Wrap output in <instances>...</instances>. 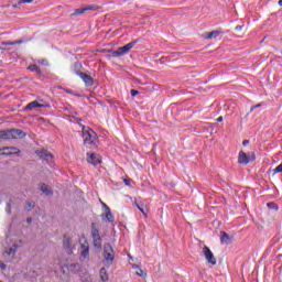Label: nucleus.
Returning a JSON list of instances; mask_svg holds the SVG:
<instances>
[{
  "label": "nucleus",
  "instance_id": "f257e3e1",
  "mask_svg": "<svg viewBox=\"0 0 282 282\" xmlns=\"http://www.w3.org/2000/svg\"><path fill=\"white\" fill-rule=\"evenodd\" d=\"M26 133L21 129L0 130V140H21Z\"/></svg>",
  "mask_w": 282,
  "mask_h": 282
},
{
  "label": "nucleus",
  "instance_id": "f03ea898",
  "mask_svg": "<svg viewBox=\"0 0 282 282\" xmlns=\"http://www.w3.org/2000/svg\"><path fill=\"white\" fill-rule=\"evenodd\" d=\"M83 139L85 147H89L90 149L98 144V134L90 128L83 127Z\"/></svg>",
  "mask_w": 282,
  "mask_h": 282
},
{
  "label": "nucleus",
  "instance_id": "7ed1b4c3",
  "mask_svg": "<svg viewBox=\"0 0 282 282\" xmlns=\"http://www.w3.org/2000/svg\"><path fill=\"white\" fill-rule=\"evenodd\" d=\"M257 160V155L254 152L246 153L243 151H240L238 154V164H242V166H247V164H250V162H254Z\"/></svg>",
  "mask_w": 282,
  "mask_h": 282
},
{
  "label": "nucleus",
  "instance_id": "20e7f679",
  "mask_svg": "<svg viewBox=\"0 0 282 282\" xmlns=\"http://www.w3.org/2000/svg\"><path fill=\"white\" fill-rule=\"evenodd\" d=\"M138 43V40H134L124 46L119 47L117 51H113L112 56H124V54H129L133 47H135V44Z\"/></svg>",
  "mask_w": 282,
  "mask_h": 282
},
{
  "label": "nucleus",
  "instance_id": "39448f33",
  "mask_svg": "<svg viewBox=\"0 0 282 282\" xmlns=\"http://www.w3.org/2000/svg\"><path fill=\"white\" fill-rule=\"evenodd\" d=\"M104 259H106L108 263H113V259H116L113 247L109 243L104 245Z\"/></svg>",
  "mask_w": 282,
  "mask_h": 282
},
{
  "label": "nucleus",
  "instance_id": "423d86ee",
  "mask_svg": "<svg viewBox=\"0 0 282 282\" xmlns=\"http://www.w3.org/2000/svg\"><path fill=\"white\" fill-rule=\"evenodd\" d=\"M202 253L204 254L207 263H209L210 265H217V258H215V254L213 253L210 248H208L207 246L203 247Z\"/></svg>",
  "mask_w": 282,
  "mask_h": 282
},
{
  "label": "nucleus",
  "instance_id": "0eeeda50",
  "mask_svg": "<svg viewBox=\"0 0 282 282\" xmlns=\"http://www.w3.org/2000/svg\"><path fill=\"white\" fill-rule=\"evenodd\" d=\"M99 7L97 4H89L84 8L75 9L74 13H72V17H78V14H85V12H96Z\"/></svg>",
  "mask_w": 282,
  "mask_h": 282
},
{
  "label": "nucleus",
  "instance_id": "6e6552de",
  "mask_svg": "<svg viewBox=\"0 0 282 282\" xmlns=\"http://www.w3.org/2000/svg\"><path fill=\"white\" fill-rule=\"evenodd\" d=\"M35 153L41 160H45V162H47L48 164L54 162V155L52 154V152L45 149L35 151Z\"/></svg>",
  "mask_w": 282,
  "mask_h": 282
},
{
  "label": "nucleus",
  "instance_id": "1a4fd4ad",
  "mask_svg": "<svg viewBox=\"0 0 282 282\" xmlns=\"http://www.w3.org/2000/svg\"><path fill=\"white\" fill-rule=\"evenodd\" d=\"M63 248L67 252V254H73L74 246L72 245V238H69V236L67 235H65L63 238Z\"/></svg>",
  "mask_w": 282,
  "mask_h": 282
},
{
  "label": "nucleus",
  "instance_id": "9d476101",
  "mask_svg": "<svg viewBox=\"0 0 282 282\" xmlns=\"http://www.w3.org/2000/svg\"><path fill=\"white\" fill-rule=\"evenodd\" d=\"M21 153V150L14 147H6L0 149V155H19Z\"/></svg>",
  "mask_w": 282,
  "mask_h": 282
},
{
  "label": "nucleus",
  "instance_id": "9b49d317",
  "mask_svg": "<svg viewBox=\"0 0 282 282\" xmlns=\"http://www.w3.org/2000/svg\"><path fill=\"white\" fill-rule=\"evenodd\" d=\"M80 248H82L80 259L85 260L87 259V257H89V242L87 241V239H84V241L80 242Z\"/></svg>",
  "mask_w": 282,
  "mask_h": 282
},
{
  "label": "nucleus",
  "instance_id": "f8f14e48",
  "mask_svg": "<svg viewBox=\"0 0 282 282\" xmlns=\"http://www.w3.org/2000/svg\"><path fill=\"white\" fill-rule=\"evenodd\" d=\"M36 107H39L40 109H45V108H48L50 105L48 104H40L39 101L34 100L32 102H30L25 109L26 110H32V109H36Z\"/></svg>",
  "mask_w": 282,
  "mask_h": 282
},
{
  "label": "nucleus",
  "instance_id": "ddd939ff",
  "mask_svg": "<svg viewBox=\"0 0 282 282\" xmlns=\"http://www.w3.org/2000/svg\"><path fill=\"white\" fill-rule=\"evenodd\" d=\"M220 243L230 246V243H232V237H230L226 231H220Z\"/></svg>",
  "mask_w": 282,
  "mask_h": 282
},
{
  "label": "nucleus",
  "instance_id": "4468645a",
  "mask_svg": "<svg viewBox=\"0 0 282 282\" xmlns=\"http://www.w3.org/2000/svg\"><path fill=\"white\" fill-rule=\"evenodd\" d=\"M82 80H84L86 87H91L94 85V77H91V75L88 74H83L80 76Z\"/></svg>",
  "mask_w": 282,
  "mask_h": 282
},
{
  "label": "nucleus",
  "instance_id": "2eb2a0df",
  "mask_svg": "<svg viewBox=\"0 0 282 282\" xmlns=\"http://www.w3.org/2000/svg\"><path fill=\"white\" fill-rule=\"evenodd\" d=\"M87 162L93 164V166H98V164H100V156L93 153L88 156Z\"/></svg>",
  "mask_w": 282,
  "mask_h": 282
},
{
  "label": "nucleus",
  "instance_id": "dca6fc26",
  "mask_svg": "<svg viewBox=\"0 0 282 282\" xmlns=\"http://www.w3.org/2000/svg\"><path fill=\"white\" fill-rule=\"evenodd\" d=\"M135 204V206H137V208L140 210V213H142V215H143V217H148V208H147V205H144V203H138V202H135L134 203Z\"/></svg>",
  "mask_w": 282,
  "mask_h": 282
},
{
  "label": "nucleus",
  "instance_id": "f3484780",
  "mask_svg": "<svg viewBox=\"0 0 282 282\" xmlns=\"http://www.w3.org/2000/svg\"><path fill=\"white\" fill-rule=\"evenodd\" d=\"M19 250V246L13 245L10 249L4 250L2 253L3 256L8 254V257H14L17 254V251Z\"/></svg>",
  "mask_w": 282,
  "mask_h": 282
},
{
  "label": "nucleus",
  "instance_id": "a211bd4d",
  "mask_svg": "<svg viewBox=\"0 0 282 282\" xmlns=\"http://www.w3.org/2000/svg\"><path fill=\"white\" fill-rule=\"evenodd\" d=\"M74 74H76V76H79V78L85 74L83 73V65L80 63L74 64Z\"/></svg>",
  "mask_w": 282,
  "mask_h": 282
},
{
  "label": "nucleus",
  "instance_id": "6ab92c4d",
  "mask_svg": "<svg viewBox=\"0 0 282 282\" xmlns=\"http://www.w3.org/2000/svg\"><path fill=\"white\" fill-rule=\"evenodd\" d=\"M93 243H94L95 248H98V250H100V248H102V238L100 237V235L93 237Z\"/></svg>",
  "mask_w": 282,
  "mask_h": 282
},
{
  "label": "nucleus",
  "instance_id": "aec40b11",
  "mask_svg": "<svg viewBox=\"0 0 282 282\" xmlns=\"http://www.w3.org/2000/svg\"><path fill=\"white\" fill-rule=\"evenodd\" d=\"M66 268L69 270V272H80V264L78 262L70 263Z\"/></svg>",
  "mask_w": 282,
  "mask_h": 282
},
{
  "label": "nucleus",
  "instance_id": "412c9836",
  "mask_svg": "<svg viewBox=\"0 0 282 282\" xmlns=\"http://www.w3.org/2000/svg\"><path fill=\"white\" fill-rule=\"evenodd\" d=\"M99 276H100L102 282L109 281V274L107 273V269L101 268L100 271H99Z\"/></svg>",
  "mask_w": 282,
  "mask_h": 282
},
{
  "label": "nucleus",
  "instance_id": "4be33fe9",
  "mask_svg": "<svg viewBox=\"0 0 282 282\" xmlns=\"http://www.w3.org/2000/svg\"><path fill=\"white\" fill-rule=\"evenodd\" d=\"M28 69L30 72H35V74H39L41 76V74H43V72L41 70V67H37L36 64H32L28 67Z\"/></svg>",
  "mask_w": 282,
  "mask_h": 282
},
{
  "label": "nucleus",
  "instance_id": "5701e85b",
  "mask_svg": "<svg viewBox=\"0 0 282 282\" xmlns=\"http://www.w3.org/2000/svg\"><path fill=\"white\" fill-rule=\"evenodd\" d=\"M90 235L91 237H98L100 235V230L96 228V223L91 224Z\"/></svg>",
  "mask_w": 282,
  "mask_h": 282
},
{
  "label": "nucleus",
  "instance_id": "b1692460",
  "mask_svg": "<svg viewBox=\"0 0 282 282\" xmlns=\"http://www.w3.org/2000/svg\"><path fill=\"white\" fill-rule=\"evenodd\" d=\"M41 191L44 193V195H52V189H50L45 183L41 185Z\"/></svg>",
  "mask_w": 282,
  "mask_h": 282
},
{
  "label": "nucleus",
  "instance_id": "393cba45",
  "mask_svg": "<svg viewBox=\"0 0 282 282\" xmlns=\"http://www.w3.org/2000/svg\"><path fill=\"white\" fill-rule=\"evenodd\" d=\"M102 217H105L107 221H113V214H111V209L109 207H107V213Z\"/></svg>",
  "mask_w": 282,
  "mask_h": 282
},
{
  "label": "nucleus",
  "instance_id": "a878e982",
  "mask_svg": "<svg viewBox=\"0 0 282 282\" xmlns=\"http://www.w3.org/2000/svg\"><path fill=\"white\" fill-rule=\"evenodd\" d=\"M219 34H221L220 31H212L207 34L206 39H217V36H219Z\"/></svg>",
  "mask_w": 282,
  "mask_h": 282
},
{
  "label": "nucleus",
  "instance_id": "bb28decb",
  "mask_svg": "<svg viewBox=\"0 0 282 282\" xmlns=\"http://www.w3.org/2000/svg\"><path fill=\"white\" fill-rule=\"evenodd\" d=\"M6 213L7 215H12V199L7 203Z\"/></svg>",
  "mask_w": 282,
  "mask_h": 282
},
{
  "label": "nucleus",
  "instance_id": "cd10ccee",
  "mask_svg": "<svg viewBox=\"0 0 282 282\" xmlns=\"http://www.w3.org/2000/svg\"><path fill=\"white\" fill-rule=\"evenodd\" d=\"M36 206V203L34 200L26 203V210H33V208Z\"/></svg>",
  "mask_w": 282,
  "mask_h": 282
},
{
  "label": "nucleus",
  "instance_id": "c85d7f7f",
  "mask_svg": "<svg viewBox=\"0 0 282 282\" xmlns=\"http://www.w3.org/2000/svg\"><path fill=\"white\" fill-rule=\"evenodd\" d=\"M267 206H268V208H271L272 210H279V207L274 203H268Z\"/></svg>",
  "mask_w": 282,
  "mask_h": 282
},
{
  "label": "nucleus",
  "instance_id": "c756f323",
  "mask_svg": "<svg viewBox=\"0 0 282 282\" xmlns=\"http://www.w3.org/2000/svg\"><path fill=\"white\" fill-rule=\"evenodd\" d=\"M273 173H282V163L273 170Z\"/></svg>",
  "mask_w": 282,
  "mask_h": 282
},
{
  "label": "nucleus",
  "instance_id": "7c9ffc66",
  "mask_svg": "<svg viewBox=\"0 0 282 282\" xmlns=\"http://www.w3.org/2000/svg\"><path fill=\"white\" fill-rule=\"evenodd\" d=\"M130 94L132 97H135V96H138V94H140V91L132 89V90H130Z\"/></svg>",
  "mask_w": 282,
  "mask_h": 282
},
{
  "label": "nucleus",
  "instance_id": "2f4dec72",
  "mask_svg": "<svg viewBox=\"0 0 282 282\" xmlns=\"http://www.w3.org/2000/svg\"><path fill=\"white\" fill-rule=\"evenodd\" d=\"M263 104H257L256 106H252L250 111H254L256 109H259Z\"/></svg>",
  "mask_w": 282,
  "mask_h": 282
},
{
  "label": "nucleus",
  "instance_id": "473e14b6",
  "mask_svg": "<svg viewBox=\"0 0 282 282\" xmlns=\"http://www.w3.org/2000/svg\"><path fill=\"white\" fill-rule=\"evenodd\" d=\"M138 276H144V271L142 269H139L137 271Z\"/></svg>",
  "mask_w": 282,
  "mask_h": 282
},
{
  "label": "nucleus",
  "instance_id": "72a5a7b5",
  "mask_svg": "<svg viewBox=\"0 0 282 282\" xmlns=\"http://www.w3.org/2000/svg\"><path fill=\"white\" fill-rule=\"evenodd\" d=\"M34 0H19V3H32Z\"/></svg>",
  "mask_w": 282,
  "mask_h": 282
},
{
  "label": "nucleus",
  "instance_id": "f704fd0d",
  "mask_svg": "<svg viewBox=\"0 0 282 282\" xmlns=\"http://www.w3.org/2000/svg\"><path fill=\"white\" fill-rule=\"evenodd\" d=\"M0 268L1 270H7L8 265H6V263L0 261Z\"/></svg>",
  "mask_w": 282,
  "mask_h": 282
},
{
  "label": "nucleus",
  "instance_id": "c9c22d12",
  "mask_svg": "<svg viewBox=\"0 0 282 282\" xmlns=\"http://www.w3.org/2000/svg\"><path fill=\"white\" fill-rule=\"evenodd\" d=\"M248 144H250V141H249V140L242 141V147H248Z\"/></svg>",
  "mask_w": 282,
  "mask_h": 282
},
{
  "label": "nucleus",
  "instance_id": "e433bc0d",
  "mask_svg": "<svg viewBox=\"0 0 282 282\" xmlns=\"http://www.w3.org/2000/svg\"><path fill=\"white\" fill-rule=\"evenodd\" d=\"M236 30L239 32V31L243 30V26L242 25H237Z\"/></svg>",
  "mask_w": 282,
  "mask_h": 282
},
{
  "label": "nucleus",
  "instance_id": "4c0bfd02",
  "mask_svg": "<svg viewBox=\"0 0 282 282\" xmlns=\"http://www.w3.org/2000/svg\"><path fill=\"white\" fill-rule=\"evenodd\" d=\"M3 45H14L13 42H3Z\"/></svg>",
  "mask_w": 282,
  "mask_h": 282
},
{
  "label": "nucleus",
  "instance_id": "58836bf2",
  "mask_svg": "<svg viewBox=\"0 0 282 282\" xmlns=\"http://www.w3.org/2000/svg\"><path fill=\"white\" fill-rule=\"evenodd\" d=\"M217 122H224V117H218Z\"/></svg>",
  "mask_w": 282,
  "mask_h": 282
},
{
  "label": "nucleus",
  "instance_id": "ea45409f",
  "mask_svg": "<svg viewBox=\"0 0 282 282\" xmlns=\"http://www.w3.org/2000/svg\"><path fill=\"white\" fill-rule=\"evenodd\" d=\"M129 182H131V180H128V178L124 180L126 186H129V185H130Z\"/></svg>",
  "mask_w": 282,
  "mask_h": 282
},
{
  "label": "nucleus",
  "instance_id": "a19ab883",
  "mask_svg": "<svg viewBox=\"0 0 282 282\" xmlns=\"http://www.w3.org/2000/svg\"><path fill=\"white\" fill-rule=\"evenodd\" d=\"M26 224H32V217L26 218Z\"/></svg>",
  "mask_w": 282,
  "mask_h": 282
},
{
  "label": "nucleus",
  "instance_id": "79ce46f5",
  "mask_svg": "<svg viewBox=\"0 0 282 282\" xmlns=\"http://www.w3.org/2000/svg\"><path fill=\"white\" fill-rule=\"evenodd\" d=\"M13 43H14V45H19L21 43V41H14Z\"/></svg>",
  "mask_w": 282,
  "mask_h": 282
},
{
  "label": "nucleus",
  "instance_id": "37998d69",
  "mask_svg": "<svg viewBox=\"0 0 282 282\" xmlns=\"http://www.w3.org/2000/svg\"><path fill=\"white\" fill-rule=\"evenodd\" d=\"M13 43H14V45H19L21 43V41H14Z\"/></svg>",
  "mask_w": 282,
  "mask_h": 282
},
{
  "label": "nucleus",
  "instance_id": "c03bdc74",
  "mask_svg": "<svg viewBox=\"0 0 282 282\" xmlns=\"http://www.w3.org/2000/svg\"><path fill=\"white\" fill-rule=\"evenodd\" d=\"M66 94H72V90H69V89H66Z\"/></svg>",
  "mask_w": 282,
  "mask_h": 282
},
{
  "label": "nucleus",
  "instance_id": "a18cd8bd",
  "mask_svg": "<svg viewBox=\"0 0 282 282\" xmlns=\"http://www.w3.org/2000/svg\"><path fill=\"white\" fill-rule=\"evenodd\" d=\"M104 208H106V210H107V208H109V206H107V204H104Z\"/></svg>",
  "mask_w": 282,
  "mask_h": 282
},
{
  "label": "nucleus",
  "instance_id": "49530a36",
  "mask_svg": "<svg viewBox=\"0 0 282 282\" xmlns=\"http://www.w3.org/2000/svg\"><path fill=\"white\" fill-rule=\"evenodd\" d=\"M279 6H282V0H279Z\"/></svg>",
  "mask_w": 282,
  "mask_h": 282
},
{
  "label": "nucleus",
  "instance_id": "de8ad7c7",
  "mask_svg": "<svg viewBox=\"0 0 282 282\" xmlns=\"http://www.w3.org/2000/svg\"><path fill=\"white\" fill-rule=\"evenodd\" d=\"M40 63H42V64L45 63V59H42Z\"/></svg>",
  "mask_w": 282,
  "mask_h": 282
},
{
  "label": "nucleus",
  "instance_id": "09e8293b",
  "mask_svg": "<svg viewBox=\"0 0 282 282\" xmlns=\"http://www.w3.org/2000/svg\"><path fill=\"white\" fill-rule=\"evenodd\" d=\"M75 96H77L78 98H80V95H78V94H75Z\"/></svg>",
  "mask_w": 282,
  "mask_h": 282
}]
</instances>
